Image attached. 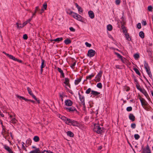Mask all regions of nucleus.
<instances>
[{"label": "nucleus", "instance_id": "f257e3e1", "mask_svg": "<svg viewBox=\"0 0 153 153\" xmlns=\"http://www.w3.org/2000/svg\"><path fill=\"white\" fill-rule=\"evenodd\" d=\"M103 128L100 127L99 124H95L93 131L98 134H101L102 132Z\"/></svg>", "mask_w": 153, "mask_h": 153}, {"label": "nucleus", "instance_id": "f03ea898", "mask_svg": "<svg viewBox=\"0 0 153 153\" xmlns=\"http://www.w3.org/2000/svg\"><path fill=\"white\" fill-rule=\"evenodd\" d=\"M144 66L145 69L146 70V72L148 75L151 73L149 67L148 65V63L146 62V61L144 62Z\"/></svg>", "mask_w": 153, "mask_h": 153}, {"label": "nucleus", "instance_id": "7ed1b4c3", "mask_svg": "<svg viewBox=\"0 0 153 153\" xmlns=\"http://www.w3.org/2000/svg\"><path fill=\"white\" fill-rule=\"evenodd\" d=\"M95 53L96 52L94 50L91 49L88 51L87 55L88 57H91L94 56Z\"/></svg>", "mask_w": 153, "mask_h": 153}, {"label": "nucleus", "instance_id": "20e7f679", "mask_svg": "<svg viewBox=\"0 0 153 153\" xmlns=\"http://www.w3.org/2000/svg\"><path fill=\"white\" fill-rule=\"evenodd\" d=\"M78 94L79 96V99L81 102V103L83 105V106H85V97L81 95L80 93L79 92Z\"/></svg>", "mask_w": 153, "mask_h": 153}, {"label": "nucleus", "instance_id": "39448f33", "mask_svg": "<svg viewBox=\"0 0 153 153\" xmlns=\"http://www.w3.org/2000/svg\"><path fill=\"white\" fill-rule=\"evenodd\" d=\"M139 99L140 101L141 105L142 106H145L147 105V103L144 98L141 97H140Z\"/></svg>", "mask_w": 153, "mask_h": 153}, {"label": "nucleus", "instance_id": "423d86ee", "mask_svg": "<svg viewBox=\"0 0 153 153\" xmlns=\"http://www.w3.org/2000/svg\"><path fill=\"white\" fill-rule=\"evenodd\" d=\"M65 109L70 112H72L74 111H76L77 112L76 109L75 108L73 107L69 108H65Z\"/></svg>", "mask_w": 153, "mask_h": 153}, {"label": "nucleus", "instance_id": "0eeeda50", "mask_svg": "<svg viewBox=\"0 0 153 153\" xmlns=\"http://www.w3.org/2000/svg\"><path fill=\"white\" fill-rule=\"evenodd\" d=\"M65 105L68 106H71L73 104L72 101L70 100H67L65 102Z\"/></svg>", "mask_w": 153, "mask_h": 153}, {"label": "nucleus", "instance_id": "6e6552de", "mask_svg": "<svg viewBox=\"0 0 153 153\" xmlns=\"http://www.w3.org/2000/svg\"><path fill=\"white\" fill-rule=\"evenodd\" d=\"M143 153H151V151L148 145H147L145 149H143Z\"/></svg>", "mask_w": 153, "mask_h": 153}, {"label": "nucleus", "instance_id": "1a4fd4ad", "mask_svg": "<svg viewBox=\"0 0 153 153\" xmlns=\"http://www.w3.org/2000/svg\"><path fill=\"white\" fill-rule=\"evenodd\" d=\"M16 97H17L20 100H25L26 101H30V102H31V101L32 100H29V99H27L26 98H25L24 97H22V96H19L18 95H16Z\"/></svg>", "mask_w": 153, "mask_h": 153}, {"label": "nucleus", "instance_id": "9d476101", "mask_svg": "<svg viewBox=\"0 0 153 153\" xmlns=\"http://www.w3.org/2000/svg\"><path fill=\"white\" fill-rule=\"evenodd\" d=\"M100 94V93L97 91L92 90L91 91V94L94 95V97H97Z\"/></svg>", "mask_w": 153, "mask_h": 153}, {"label": "nucleus", "instance_id": "9b49d317", "mask_svg": "<svg viewBox=\"0 0 153 153\" xmlns=\"http://www.w3.org/2000/svg\"><path fill=\"white\" fill-rule=\"evenodd\" d=\"M88 14L89 17L91 19H93L94 17V14L93 12L92 11H89L88 12Z\"/></svg>", "mask_w": 153, "mask_h": 153}, {"label": "nucleus", "instance_id": "f8f14e48", "mask_svg": "<svg viewBox=\"0 0 153 153\" xmlns=\"http://www.w3.org/2000/svg\"><path fill=\"white\" fill-rule=\"evenodd\" d=\"M4 148L9 153H13L11 149L8 146L5 145L4 146Z\"/></svg>", "mask_w": 153, "mask_h": 153}, {"label": "nucleus", "instance_id": "ddd939ff", "mask_svg": "<svg viewBox=\"0 0 153 153\" xmlns=\"http://www.w3.org/2000/svg\"><path fill=\"white\" fill-rule=\"evenodd\" d=\"M27 23V21H26L23 23L22 25H21V26H19V23L17 22L16 23V25H17V28H20L23 27L25 25H26Z\"/></svg>", "mask_w": 153, "mask_h": 153}, {"label": "nucleus", "instance_id": "4468645a", "mask_svg": "<svg viewBox=\"0 0 153 153\" xmlns=\"http://www.w3.org/2000/svg\"><path fill=\"white\" fill-rule=\"evenodd\" d=\"M79 125V124L77 121L73 120H72L71 125L74 126H78Z\"/></svg>", "mask_w": 153, "mask_h": 153}, {"label": "nucleus", "instance_id": "2eb2a0df", "mask_svg": "<svg viewBox=\"0 0 153 153\" xmlns=\"http://www.w3.org/2000/svg\"><path fill=\"white\" fill-rule=\"evenodd\" d=\"M57 70L59 71V72L60 73L61 76V77L63 78H64L65 77L64 74L63 73V71L61 69L59 68H57Z\"/></svg>", "mask_w": 153, "mask_h": 153}, {"label": "nucleus", "instance_id": "dca6fc26", "mask_svg": "<svg viewBox=\"0 0 153 153\" xmlns=\"http://www.w3.org/2000/svg\"><path fill=\"white\" fill-rule=\"evenodd\" d=\"M129 118L132 121H134L135 120V117L133 114H130L129 115Z\"/></svg>", "mask_w": 153, "mask_h": 153}, {"label": "nucleus", "instance_id": "f3484780", "mask_svg": "<svg viewBox=\"0 0 153 153\" xmlns=\"http://www.w3.org/2000/svg\"><path fill=\"white\" fill-rule=\"evenodd\" d=\"M69 80L68 78H65V81L64 82V84H65L66 85L69 86L70 88V85L69 84Z\"/></svg>", "mask_w": 153, "mask_h": 153}, {"label": "nucleus", "instance_id": "a211bd4d", "mask_svg": "<svg viewBox=\"0 0 153 153\" xmlns=\"http://www.w3.org/2000/svg\"><path fill=\"white\" fill-rule=\"evenodd\" d=\"M10 118H12L11 120L10 121V123L13 124H15L16 123L17 120L15 118H12V116L11 115H10Z\"/></svg>", "mask_w": 153, "mask_h": 153}, {"label": "nucleus", "instance_id": "6ab92c4d", "mask_svg": "<svg viewBox=\"0 0 153 153\" xmlns=\"http://www.w3.org/2000/svg\"><path fill=\"white\" fill-rule=\"evenodd\" d=\"M63 40V38L62 37L54 39H52L51 40L52 42L53 41L59 42Z\"/></svg>", "mask_w": 153, "mask_h": 153}, {"label": "nucleus", "instance_id": "aec40b11", "mask_svg": "<svg viewBox=\"0 0 153 153\" xmlns=\"http://www.w3.org/2000/svg\"><path fill=\"white\" fill-rule=\"evenodd\" d=\"M75 6H76V7L77 8L78 11L79 12H83V10L81 7L77 3H75Z\"/></svg>", "mask_w": 153, "mask_h": 153}, {"label": "nucleus", "instance_id": "412c9836", "mask_svg": "<svg viewBox=\"0 0 153 153\" xmlns=\"http://www.w3.org/2000/svg\"><path fill=\"white\" fill-rule=\"evenodd\" d=\"M74 19H77V20L81 21L82 17L80 15L77 13V15L76 16Z\"/></svg>", "mask_w": 153, "mask_h": 153}, {"label": "nucleus", "instance_id": "4be33fe9", "mask_svg": "<svg viewBox=\"0 0 153 153\" xmlns=\"http://www.w3.org/2000/svg\"><path fill=\"white\" fill-rule=\"evenodd\" d=\"M67 135L71 137H73L74 134L73 132L70 131H68L67 132Z\"/></svg>", "mask_w": 153, "mask_h": 153}, {"label": "nucleus", "instance_id": "5701e85b", "mask_svg": "<svg viewBox=\"0 0 153 153\" xmlns=\"http://www.w3.org/2000/svg\"><path fill=\"white\" fill-rule=\"evenodd\" d=\"M94 75H95V74H92L91 75L87 76L86 78V79L84 81H86L87 79H89V80L91 79L92 77H94Z\"/></svg>", "mask_w": 153, "mask_h": 153}, {"label": "nucleus", "instance_id": "b1692460", "mask_svg": "<svg viewBox=\"0 0 153 153\" xmlns=\"http://www.w3.org/2000/svg\"><path fill=\"white\" fill-rule=\"evenodd\" d=\"M102 71H100L98 73V74L97 75L96 78H99L100 79L102 76Z\"/></svg>", "mask_w": 153, "mask_h": 153}, {"label": "nucleus", "instance_id": "393cba45", "mask_svg": "<svg viewBox=\"0 0 153 153\" xmlns=\"http://www.w3.org/2000/svg\"><path fill=\"white\" fill-rule=\"evenodd\" d=\"M142 93H143L144 95L149 100V99H150V98L149 97V96L148 95V94L146 91V90H144L143 92H142Z\"/></svg>", "mask_w": 153, "mask_h": 153}, {"label": "nucleus", "instance_id": "a878e982", "mask_svg": "<svg viewBox=\"0 0 153 153\" xmlns=\"http://www.w3.org/2000/svg\"><path fill=\"white\" fill-rule=\"evenodd\" d=\"M69 15H71V16L74 18H75L76 16L77 15V13L73 12L72 11H71L69 13Z\"/></svg>", "mask_w": 153, "mask_h": 153}, {"label": "nucleus", "instance_id": "bb28decb", "mask_svg": "<svg viewBox=\"0 0 153 153\" xmlns=\"http://www.w3.org/2000/svg\"><path fill=\"white\" fill-rule=\"evenodd\" d=\"M72 120H71L68 118L67 121L65 122V123L68 125H71Z\"/></svg>", "mask_w": 153, "mask_h": 153}, {"label": "nucleus", "instance_id": "cd10ccee", "mask_svg": "<svg viewBox=\"0 0 153 153\" xmlns=\"http://www.w3.org/2000/svg\"><path fill=\"white\" fill-rule=\"evenodd\" d=\"M59 117L63 121L65 122H66V121L67 120V119H68V118H67L66 117H65V116H62V115H60V116Z\"/></svg>", "mask_w": 153, "mask_h": 153}, {"label": "nucleus", "instance_id": "c85d7f7f", "mask_svg": "<svg viewBox=\"0 0 153 153\" xmlns=\"http://www.w3.org/2000/svg\"><path fill=\"white\" fill-rule=\"evenodd\" d=\"M64 42L66 45H68L71 43V40L68 39H67L64 41Z\"/></svg>", "mask_w": 153, "mask_h": 153}, {"label": "nucleus", "instance_id": "c756f323", "mask_svg": "<svg viewBox=\"0 0 153 153\" xmlns=\"http://www.w3.org/2000/svg\"><path fill=\"white\" fill-rule=\"evenodd\" d=\"M125 37L126 38V39L129 41H130L131 40V38H130L129 37V36L128 33H126L125 34Z\"/></svg>", "mask_w": 153, "mask_h": 153}, {"label": "nucleus", "instance_id": "7c9ffc66", "mask_svg": "<svg viewBox=\"0 0 153 153\" xmlns=\"http://www.w3.org/2000/svg\"><path fill=\"white\" fill-rule=\"evenodd\" d=\"M39 151V148H37L35 150L31 151L29 153H37Z\"/></svg>", "mask_w": 153, "mask_h": 153}, {"label": "nucleus", "instance_id": "2f4dec72", "mask_svg": "<svg viewBox=\"0 0 153 153\" xmlns=\"http://www.w3.org/2000/svg\"><path fill=\"white\" fill-rule=\"evenodd\" d=\"M139 35L142 38H143L144 37V33L142 31H141L139 32Z\"/></svg>", "mask_w": 153, "mask_h": 153}, {"label": "nucleus", "instance_id": "473e14b6", "mask_svg": "<svg viewBox=\"0 0 153 153\" xmlns=\"http://www.w3.org/2000/svg\"><path fill=\"white\" fill-rule=\"evenodd\" d=\"M33 140L35 142H38L39 140V138L38 136H36L34 137Z\"/></svg>", "mask_w": 153, "mask_h": 153}, {"label": "nucleus", "instance_id": "72a5a7b5", "mask_svg": "<svg viewBox=\"0 0 153 153\" xmlns=\"http://www.w3.org/2000/svg\"><path fill=\"white\" fill-rule=\"evenodd\" d=\"M112 26L111 25H108L107 27V29L109 31H111L112 29Z\"/></svg>", "mask_w": 153, "mask_h": 153}, {"label": "nucleus", "instance_id": "f704fd0d", "mask_svg": "<svg viewBox=\"0 0 153 153\" xmlns=\"http://www.w3.org/2000/svg\"><path fill=\"white\" fill-rule=\"evenodd\" d=\"M133 69L134 71L138 75H139L140 76V73L139 72V70L137 69L136 68H133Z\"/></svg>", "mask_w": 153, "mask_h": 153}, {"label": "nucleus", "instance_id": "c9c22d12", "mask_svg": "<svg viewBox=\"0 0 153 153\" xmlns=\"http://www.w3.org/2000/svg\"><path fill=\"white\" fill-rule=\"evenodd\" d=\"M31 143V140L30 139H28L26 141V145L28 146L30 145Z\"/></svg>", "mask_w": 153, "mask_h": 153}, {"label": "nucleus", "instance_id": "e433bc0d", "mask_svg": "<svg viewBox=\"0 0 153 153\" xmlns=\"http://www.w3.org/2000/svg\"><path fill=\"white\" fill-rule=\"evenodd\" d=\"M81 78H80L76 80L75 81V84L76 85H78L79 83L80 82V81L81 80Z\"/></svg>", "mask_w": 153, "mask_h": 153}, {"label": "nucleus", "instance_id": "4c0bfd02", "mask_svg": "<svg viewBox=\"0 0 153 153\" xmlns=\"http://www.w3.org/2000/svg\"><path fill=\"white\" fill-rule=\"evenodd\" d=\"M7 56L10 59H13V60H15V59L16 58H15L13 56L10 55L9 54H7Z\"/></svg>", "mask_w": 153, "mask_h": 153}, {"label": "nucleus", "instance_id": "58836bf2", "mask_svg": "<svg viewBox=\"0 0 153 153\" xmlns=\"http://www.w3.org/2000/svg\"><path fill=\"white\" fill-rule=\"evenodd\" d=\"M27 90L28 91V92L29 94L30 95H32V94H33L32 91L31 90L30 88L29 87H27Z\"/></svg>", "mask_w": 153, "mask_h": 153}, {"label": "nucleus", "instance_id": "ea45409f", "mask_svg": "<svg viewBox=\"0 0 153 153\" xmlns=\"http://www.w3.org/2000/svg\"><path fill=\"white\" fill-rule=\"evenodd\" d=\"M42 64L41 65V68H44L45 66V65H44V63H45V60L44 59H42Z\"/></svg>", "mask_w": 153, "mask_h": 153}, {"label": "nucleus", "instance_id": "a19ab883", "mask_svg": "<svg viewBox=\"0 0 153 153\" xmlns=\"http://www.w3.org/2000/svg\"><path fill=\"white\" fill-rule=\"evenodd\" d=\"M134 58L135 59H138L140 57L138 53H136L134 55Z\"/></svg>", "mask_w": 153, "mask_h": 153}, {"label": "nucleus", "instance_id": "79ce46f5", "mask_svg": "<svg viewBox=\"0 0 153 153\" xmlns=\"http://www.w3.org/2000/svg\"><path fill=\"white\" fill-rule=\"evenodd\" d=\"M6 136H5L4 134H2V135H3V137L4 138H5V139H7V136L9 135V132L8 131L7 133H6Z\"/></svg>", "mask_w": 153, "mask_h": 153}, {"label": "nucleus", "instance_id": "37998d69", "mask_svg": "<svg viewBox=\"0 0 153 153\" xmlns=\"http://www.w3.org/2000/svg\"><path fill=\"white\" fill-rule=\"evenodd\" d=\"M114 53L115 54L117 55V56L119 58V59H121L122 57V56L121 55H120L119 53H118L115 52Z\"/></svg>", "mask_w": 153, "mask_h": 153}, {"label": "nucleus", "instance_id": "c03bdc74", "mask_svg": "<svg viewBox=\"0 0 153 153\" xmlns=\"http://www.w3.org/2000/svg\"><path fill=\"white\" fill-rule=\"evenodd\" d=\"M42 6L43 7V8L44 10H46L47 6V3L46 2H45L44 4H43Z\"/></svg>", "mask_w": 153, "mask_h": 153}, {"label": "nucleus", "instance_id": "a18cd8bd", "mask_svg": "<svg viewBox=\"0 0 153 153\" xmlns=\"http://www.w3.org/2000/svg\"><path fill=\"white\" fill-rule=\"evenodd\" d=\"M97 86L99 88H101L102 87V84L100 82L97 84Z\"/></svg>", "mask_w": 153, "mask_h": 153}, {"label": "nucleus", "instance_id": "49530a36", "mask_svg": "<svg viewBox=\"0 0 153 153\" xmlns=\"http://www.w3.org/2000/svg\"><path fill=\"white\" fill-rule=\"evenodd\" d=\"M134 137L136 140H138L140 137V136L139 135L137 134H135L134 135Z\"/></svg>", "mask_w": 153, "mask_h": 153}, {"label": "nucleus", "instance_id": "de8ad7c7", "mask_svg": "<svg viewBox=\"0 0 153 153\" xmlns=\"http://www.w3.org/2000/svg\"><path fill=\"white\" fill-rule=\"evenodd\" d=\"M91 89L90 88H88L85 91V93L86 94H89L91 91Z\"/></svg>", "mask_w": 153, "mask_h": 153}, {"label": "nucleus", "instance_id": "09e8293b", "mask_svg": "<svg viewBox=\"0 0 153 153\" xmlns=\"http://www.w3.org/2000/svg\"><path fill=\"white\" fill-rule=\"evenodd\" d=\"M132 108L131 106L128 107L126 108V110L128 111H132Z\"/></svg>", "mask_w": 153, "mask_h": 153}, {"label": "nucleus", "instance_id": "8fccbe9b", "mask_svg": "<svg viewBox=\"0 0 153 153\" xmlns=\"http://www.w3.org/2000/svg\"><path fill=\"white\" fill-rule=\"evenodd\" d=\"M115 4L116 5H119L121 2V0H115Z\"/></svg>", "mask_w": 153, "mask_h": 153}, {"label": "nucleus", "instance_id": "3c124183", "mask_svg": "<svg viewBox=\"0 0 153 153\" xmlns=\"http://www.w3.org/2000/svg\"><path fill=\"white\" fill-rule=\"evenodd\" d=\"M23 38L25 40H26L28 38V36L26 34H24L23 35Z\"/></svg>", "mask_w": 153, "mask_h": 153}, {"label": "nucleus", "instance_id": "603ef678", "mask_svg": "<svg viewBox=\"0 0 153 153\" xmlns=\"http://www.w3.org/2000/svg\"><path fill=\"white\" fill-rule=\"evenodd\" d=\"M136 125L134 123H132L131 124V127L132 128H135L136 127Z\"/></svg>", "mask_w": 153, "mask_h": 153}, {"label": "nucleus", "instance_id": "864d4df0", "mask_svg": "<svg viewBox=\"0 0 153 153\" xmlns=\"http://www.w3.org/2000/svg\"><path fill=\"white\" fill-rule=\"evenodd\" d=\"M136 87L137 89L139 90L140 89V88H140V86L139 85L138 83H137L136 84Z\"/></svg>", "mask_w": 153, "mask_h": 153}, {"label": "nucleus", "instance_id": "5fc2aeb1", "mask_svg": "<svg viewBox=\"0 0 153 153\" xmlns=\"http://www.w3.org/2000/svg\"><path fill=\"white\" fill-rule=\"evenodd\" d=\"M85 45L87 47H90L91 46V44H90L88 42H86L85 43Z\"/></svg>", "mask_w": 153, "mask_h": 153}, {"label": "nucleus", "instance_id": "6e6d98bb", "mask_svg": "<svg viewBox=\"0 0 153 153\" xmlns=\"http://www.w3.org/2000/svg\"><path fill=\"white\" fill-rule=\"evenodd\" d=\"M39 8L38 6H37L36 7L35 9V13H36L37 12H38L39 13Z\"/></svg>", "mask_w": 153, "mask_h": 153}, {"label": "nucleus", "instance_id": "4d7b16f0", "mask_svg": "<svg viewBox=\"0 0 153 153\" xmlns=\"http://www.w3.org/2000/svg\"><path fill=\"white\" fill-rule=\"evenodd\" d=\"M152 9H153L152 7V6H149L148 7V10L149 11H152Z\"/></svg>", "mask_w": 153, "mask_h": 153}, {"label": "nucleus", "instance_id": "13d9d810", "mask_svg": "<svg viewBox=\"0 0 153 153\" xmlns=\"http://www.w3.org/2000/svg\"><path fill=\"white\" fill-rule=\"evenodd\" d=\"M76 64V61L74 62L73 63L71 66V67L72 68H74V66H75Z\"/></svg>", "mask_w": 153, "mask_h": 153}, {"label": "nucleus", "instance_id": "bf43d9fd", "mask_svg": "<svg viewBox=\"0 0 153 153\" xmlns=\"http://www.w3.org/2000/svg\"><path fill=\"white\" fill-rule=\"evenodd\" d=\"M142 25H146L147 24L146 22V21L143 20L141 22Z\"/></svg>", "mask_w": 153, "mask_h": 153}, {"label": "nucleus", "instance_id": "052dcab7", "mask_svg": "<svg viewBox=\"0 0 153 153\" xmlns=\"http://www.w3.org/2000/svg\"><path fill=\"white\" fill-rule=\"evenodd\" d=\"M45 10L43 8H42L41 10L39 9V13L40 14H42L43 13L44 11Z\"/></svg>", "mask_w": 153, "mask_h": 153}, {"label": "nucleus", "instance_id": "680f3d73", "mask_svg": "<svg viewBox=\"0 0 153 153\" xmlns=\"http://www.w3.org/2000/svg\"><path fill=\"white\" fill-rule=\"evenodd\" d=\"M137 27L139 29L141 28V26L140 23H139L137 24Z\"/></svg>", "mask_w": 153, "mask_h": 153}, {"label": "nucleus", "instance_id": "e2e57ef3", "mask_svg": "<svg viewBox=\"0 0 153 153\" xmlns=\"http://www.w3.org/2000/svg\"><path fill=\"white\" fill-rule=\"evenodd\" d=\"M70 30L72 32H74L75 31V30L72 27H71L69 28Z\"/></svg>", "mask_w": 153, "mask_h": 153}, {"label": "nucleus", "instance_id": "0e129e2a", "mask_svg": "<svg viewBox=\"0 0 153 153\" xmlns=\"http://www.w3.org/2000/svg\"><path fill=\"white\" fill-rule=\"evenodd\" d=\"M15 61H16L18 62H19L20 63H22V61L21 60H19V59H18L17 58H15Z\"/></svg>", "mask_w": 153, "mask_h": 153}, {"label": "nucleus", "instance_id": "69168bd1", "mask_svg": "<svg viewBox=\"0 0 153 153\" xmlns=\"http://www.w3.org/2000/svg\"><path fill=\"white\" fill-rule=\"evenodd\" d=\"M125 89L126 91H128L130 89V88L128 87H126Z\"/></svg>", "mask_w": 153, "mask_h": 153}, {"label": "nucleus", "instance_id": "338daca9", "mask_svg": "<svg viewBox=\"0 0 153 153\" xmlns=\"http://www.w3.org/2000/svg\"><path fill=\"white\" fill-rule=\"evenodd\" d=\"M59 97L60 98H61V100L62 101H63V96H62V94H61L60 93H59Z\"/></svg>", "mask_w": 153, "mask_h": 153}, {"label": "nucleus", "instance_id": "774afa93", "mask_svg": "<svg viewBox=\"0 0 153 153\" xmlns=\"http://www.w3.org/2000/svg\"><path fill=\"white\" fill-rule=\"evenodd\" d=\"M95 81L96 82H99L100 80V79L99 78H95Z\"/></svg>", "mask_w": 153, "mask_h": 153}]
</instances>
